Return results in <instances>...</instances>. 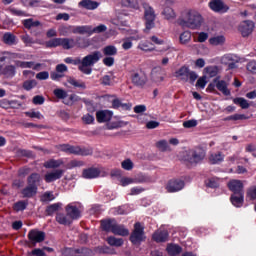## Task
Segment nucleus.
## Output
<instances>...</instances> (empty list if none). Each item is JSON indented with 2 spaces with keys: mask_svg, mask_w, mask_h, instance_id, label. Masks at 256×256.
<instances>
[{
  "mask_svg": "<svg viewBox=\"0 0 256 256\" xmlns=\"http://www.w3.org/2000/svg\"><path fill=\"white\" fill-rule=\"evenodd\" d=\"M103 59V54L101 51H94L88 55H86L84 58H75L73 60L72 65H78V69L81 71V73H84V75H91L93 73V67L96 63H99Z\"/></svg>",
  "mask_w": 256,
  "mask_h": 256,
  "instance_id": "obj_1",
  "label": "nucleus"
},
{
  "mask_svg": "<svg viewBox=\"0 0 256 256\" xmlns=\"http://www.w3.org/2000/svg\"><path fill=\"white\" fill-rule=\"evenodd\" d=\"M203 23V17L195 10H188L182 13L178 19V25L188 29H199Z\"/></svg>",
  "mask_w": 256,
  "mask_h": 256,
  "instance_id": "obj_2",
  "label": "nucleus"
},
{
  "mask_svg": "<svg viewBox=\"0 0 256 256\" xmlns=\"http://www.w3.org/2000/svg\"><path fill=\"white\" fill-rule=\"evenodd\" d=\"M142 6L144 9V33H149L151 29H155L157 15H155V10L148 3H143Z\"/></svg>",
  "mask_w": 256,
  "mask_h": 256,
  "instance_id": "obj_3",
  "label": "nucleus"
},
{
  "mask_svg": "<svg viewBox=\"0 0 256 256\" xmlns=\"http://www.w3.org/2000/svg\"><path fill=\"white\" fill-rule=\"evenodd\" d=\"M174 76L180 79V81H184V83H187V81H189V83H195L199 78L197 72L191 71L187 66H182L180 69L176 70Z\"/></svg>",
  "mask_w": 256,
  "mask_h": 256,
  "instance_id": "obj_4",
  "label": "nucleus"
},
{
  "mask_svg": "<svg viewBox=\"0 0 256 256\" xmlns=\"http://www.w3.org/2000/svg\"><path fill=\"white\" fill-rule=\"evenodd\" d=\"M131 83L135 87H145L147 85V74L141 69H132L129 71Z\"/></svg>",
  "mask_w": 256,
  "mask_h": 256,
  "instance_id": "obj_5",
  "label": "nucleus"
},
{
  "mask_svg": "<svg viewBox=\"0 0 256 256\" xmlns=\"http://www.w3.org/2000/svg\"><path fill=\"white\" fill-rule=\"evenodd\" d=\"M206 153L202 148L189 150L186 154V161L190 165H199L205 159Z\"/></svg>",
  "mask_w": 256,
  "mask_h": 256,
  "instance_id": "obj_6",
  "label": "nucleus"
},
{
  "mask_svg": "<svg viewBox=\"0 0 256 256\" xmlns=\"http://www.w3.org/2000/svg\"><path fill=\"white\" fill-rule=\"evenodd\" d=\"M130 241L133 245H140L141 242L145 241V231L141 223H135L134 230L130 235Z\"/></svg>",
  "mask_w": 256,
  "mask_h": 256,
  "instance_id": "obj_7",
  "label": "nucleus"
},
{
  "mask_svg": "<svg viewBox=\"0 0 256 256\" xmlns=\"http://www.w3.org/2000/svg\"><path fill=\"white\" fill-rule=\"evenodd\" d=\"M254 29L255 23L251 20L241 22L238 27V31L241 33L242 37H249Z\"/></svg>",
  "mask_w": 256,
  "mask_h": 256,
  "instance_id": "obj_8",
  "label": "nucleus"
},
{
  "mask_svg": "<svg viewBox=\"0 0 256 256\" xmlns=\"http://www.w3.org/2000/svg\"><path fill=\"white\" fill-rule=\"evenodd\" d=\"M28 239L30 243L37 245V243H43L45 241V232L37 229L30 230L28 233Z\"/></svg>",
  "mask_w": 256,
  "mask_h": 256,
  "instance_id": "obj_9",
  "label": "nucleus"
},
{
  "mask_svg": "<svg viewBox=\"0 0 256 256\" xmlns=\"http://www.w3.org/2000/svg\"><path fill=\"white\" fill-rule=\"evenodd\" d=\"M185 187V181L181 179H172L168 182L166 189L168 193H177V191H181Z\"/></svg>",
  "mask_w": 256,
  "mask_h": 256,
  "instance_id": "obj_10",
  "label": "nucleus"
},
{
  "mask_svg": "<svg viewBox=\"0 0 256 256\" xmlns=\"http://www.w3.org/2000/svg\"><path fill=\"white\" fill-rule=\"evenodd\" d=\"M209 7L215 13H225L229 10V8L227 7V5H225V2H223V0H211L209 2Z\"/></svg>",
  "mask_w": 256,
  "mask_h": 256,
  "instance_id": "obj_11",
  "label": "nucleus"
},
{
  "mask_svg": "<svg viewBox=\"0 0 256 256\" xmlns=\"http://www.w3.org/2000/svg\"><path fill=\"white\" fill-rule=\"evenodd\" d=\"M64 173L65 170L63 169H55L51 172H47L44 176V181H46V183H53V181L61 179Z\"/></svg>",
  "mask_w": 256,
  "mask_h": 256,
  "instance_id": "obj_12",
  "label": "nucleus"
},
{
  "mask_svg": "<svg viewBox=\"0 0 256 256\" xmlns=\"http://www.w3.org/2000/svg\"><path fill=\"white\" fill-rule=\"evenodd\" d=\"M214 83L216 89H218L220 93L224 94L226 97H229V95H231V90H229V84L225 80H219L218 78H215Z\"/></svg>",
  "mask_w": 256,
  "mask_h": 256,
  "instance_id": "obj_13",
  "label": "nucleus"
},
{
  "mask_svg": "<svg viewBox=\"0 0 256 256\" xmlns=\"http://www.w3.org/2000/svg\"><path fill=\"white\" fill-rule=\"evenodd\" d=\"M113 118V112L109 110H100L96 112L98 123H108Z\"/></svg>",
  "mask_w": 256,
  "mask_h": 256,
  "instance_id": "obj_14",
  "label": "nucleus"
},
{
  "mask_svg": "<svg viewBox=\"0 0 256 256\" xmlns=\"http://www.w3.org/2000/svg\"><path fill=\"white\" fill-rule=\"evenodd\" d=\"M152 239L156 243H165L166 241H169V232L167 230L159 229L153 234Z\"/></svg>",
  "mask_w": 256,
  "mask_h": 256,
  "instance_id": "obj_15",
  "label": "nucleus"
},
{
  "mask_svg": "<svg viewBox=\"0 0 256 256\" xmlns=\"http://www.w3.org/2000/svg\"><path fill=\"white\" fill-rule=\"evenodd\" d=\"M228 188L232 191L234 194H241L244 193L243 191V181L241 180H230L228 182Z\"/></svg>",
  "mask_w": 256,
  "mask_h": 256,
  "instance_id": "obj_16",
  "label": "nucleus"
},
{
  "mask_svg": "<svg viewBox=\"0 0 256 256\" xmlns=\"http://www.w3.org/2000/svg\"><path fill=\"white\" fill-rule=\"evenodd\" d=\"M99 175H101V170L98 168H88L82 172L84 179H96V177H99Z\"/></svg>",
  "mask_w": 256,
  "mask_h": 256,
  "instance_id": "obj_17",
  "label": "nucleus"
},
{
  "mask_svg": "<svg viewBox=\"0 0 256 256\" xmlns=\"http://www.w3.org/2000/svg\"><path fill=\"white\" fill-rule=\"evenodd\" d=\"M66 213L71 221H73V219H79V217H81V212L79 211V208L72 205H68L66 207Z\"/></svg>",
  "mask_w": 256,
  "mask_h": 256,
  "instance_id": "obj_18",
  "label": "nucleus"
},
{
  "mask_svg": "<svg viewBox=\"0 0 256 256\" xmlns=\"http://www.w3.org/2000/svg\"><path fill=\"white\" fill-rule=\"evenodd\" d=\"M112 233L114 235H120V237H127V235H129V229H126L125 226L117 224L116 222L112 228Z\"/></svg>",
  "mask_w": 256,
  "mask_h": 256,
  "instance_id": "obj_19",
  "label": "nucleus"
},
{
  "mask_svg": "<svg viewBox=\"0 0 256 256\" xmlns=\"http://www.w3.org/2000/svg\"><path fill=\"white\" fill-rule=\"evenodd\" d=\"M22 195L24 198L31 199V197H35L37 195V186H31L28 184L23 190Z\"/></svg>",
  "mask_w": 256,
  "mask_h": 256,
  "instance_id": "obj_20",
  "label": "nucleus"
},
{
  "mask_svg": "<svg viewBox=\"0 0 256 256\" xmlns=\"http://www.w3.org/2000/svg\"><path fill=\"white\" fill-rule=\"evenodd\" d=\"M74 35H91V26H73Z\"/></svg>",
  "mask_w": 256,
  "mask_h": 256,
  "instance_id": "obj_21",
  "label": "nucleus"
},
{
  "mask_svg": "<svg viewBox=\"0 0 256 256\" xmlns=\"http://www.w3.org/2000/svg\"><path fill=\"white\" fill-rule=\"evenodd\" d=\"M116 223L117 221L115 219L102 220L101 227L103 231H107V232L110 231L111 233H113V227L115 226Z\"/></svg>",
  "mask_w": 256,
  "mask_h": 256,
  "instance_id": "obj_22",
  "label": "nucleus"
},
{
  "mask_svg": "<svg viewBox=\"0 0 256 256\" xmlns=\"http://www.w3.org/2000/svg\"><path fill=\"white\" fill-rule=\"evenodd\" d=\"M56 221L59 225H71L73 223L69 215L63 213L56 214Z\"/></svg>",
  "mask_w": 256,
  "mask_h": 256,
  "instance_id": "obj_23",
  "label": "nucleus"
},
{
  "mask_svg": "<svg viewBox=\"0 0 256 256\" xmlns=\"http://www.w3.org/2000/svg\"><path fill=\"white\" fill-rule=\"evenodd\" d=\"M79 7H83L84 9L93 10L99 7V3L92 0H82L79 2Z\"/></svg>",
  "mask_w": 256,
  "mask_h": 256,
  "instance_id": "obj_24",
  "label": "nucleus"
},
{
  "mask_svg": "<svg viewBox=\"0 0 256 256\" xmlns=\"http://www.w3.org/2000/svg\"><path fill=\"white\" fill-rule=\"evenodd\" d=\"M245 193L233 194L231 196V203L234 207H242Z\"/></svg>",
  "mask_w": 256,
  "mask_h": 256,
  "instance_id": "obj_25",
  "label": "nucleus"
},
{
  "mask_svg": "<svg viewBox=\"0 0 256 256\" xmlns=\"http://www.w3.org/2000/svg\"><path fill=\"white\" fill-rule=\"evenodd\" d=\"M61 47L66 50L73 49L77 47V42L73 38H62Z\"/></svg>",
  "mask_w": 256,
  "mask_h": 256,
  "instance_id": "obj_26",
  "label": "nucleus"
},
{
  "mask_svg": "<svg viewBox=\"0 0 256 256\" xmlns=\"http://www.w3.org/2000/svg\"><path fill=\"white\" fill-rule=\"evenodd\" d=\"M166 251L169 255L175 256L179 255L183 251V248L177 244H168Z\"/></svg>",
  "mask_w": 256,
  "mask_h": 256,
  "instance_id": "obj_27",
  "label": "nucleus"
},
{
  "mask_svg": "<svg viewBox=\"0 0 256 256\" xmlns=\"http://www.w3.org/2000/svg\"><path fill=\"white\" fill-rule=\"evenodd\" d=\"M61 165H63V160L50 159L44 163L46 169H58Z\"/></svg>",
  "mask_w": 256,
  "mask_h": 256,
  "instance_id": "obj_28",
  "label": "nucleus"
},
{
  "mask_svg": "<svg viewBox=\"0 0 256 256\" xmlns=\"http://www.w3.org/2000/svg\"><path fill=\"white\" fill-rule=\"evenodd\" d=\"M41 181V175L38 173H33L27 178L28 185H31L32 187H37Z\"/></svg>",
  "mask_w": 256,
  "mask_h": 256,
  "instance_id": "obj_29",
  "label": "nucleus"
},
{
  "mask_svg": "<svg viewBox=\"0 0 256 256\" xmlns=\"http://www.w3.org/2000/svg\"><path fill=\"white\" fill-rule=\"evenodd\" d=\"M141 0H121L123 7H130L131 9H139Z\"/></svg>",
  "mask_w": 256,
  "mask_h": 256,
  "instance_id": "obj_30",
  "label": "nucleus"
},
{
  "mask_svg": "<svg viewBox=\"0 0 256 256\" xmlns=\"http://www.w3.org/2000/svg\"><path fill=\"white\" fill-rule=\"evenodd\" d=\"M107 243L111 247H122L124 241L122 238H115L114 236H110L107 238Z\"/></svg>",
  "mask_w": 256,
  "mask_h": 256,
  "instance_id": "obj_31",
  "label": "nucleus"
},
{
  "mask_svg": "<svg viewBox=\"0 0 256 256\" xmlns=\"http://www.w3.org/2000/svg\"><path fill=\"white\" fill-rule=\"evenodd\" d=\"M223 159H224V156L221 152L212 153L209 157V161L212 165H217V163H221Z\"/></svg>",
  "mask_w": 256,
  "mask_h": 256,
  "instance_id": "obj_32",
  "label": "nucleus"
},
{
  "mask_svg": "<svg viewBox=\"0 0 256 256\" xmlns=\"http://www.w3.org/2000/svg\"><path fill=\"white\" fill-rule=\"evenodd\" d=\"M233 103L235 105H239V107H241V109H249V107H250L249 102L243 97L234 98Z\"/></svg>",
  "mask_w": 256,
  "mask_h": 256,
  "instance_id": "obj_33",
  "label": "nucleus"
},
{
  "mask_svg": "<svg viewBox=\"0 0 256 256\" xmlns=\"http://www.w3.org/2000/svg\"><path fill=\"white\" fill-rule=\"evenodd\" d=\"M102 51L106 57H113L117 55V47L113 45H108L104 47Z\"/></svg>",
  "mask_w": 256,
  "mask_h": 256,
  "instance_id": "obj_34",
  "label": "nucleus"
},
{
  "mask_svg": "<svg viewBox=\"0 0 256 256\" xmlns=\"http://www.w3.org/2000/svg\"><path fill=\"white\" fill-rule=\"evenodd\" d=\"M74 256H93V250L89 248H78L74 250Z\"/></svg>",
  "mask_w": 256,
  "mask_h": 256,
  "instance_id": "obj_35",
  "label": "nucleus"
},
{
  "mask_svg": "<svg viewBox=\"0 0 256 256\" xmlns=\"http://www.w3.org/2000/svg\"><path fill=\"white\" fill-rule=\"evenodd\" d=\"M210 45H214L215 47L219 45H224L225 44V36H216L212 37L209 39Z\"/></svg>",
  "mask_w": 256,
  "mask_h": 256,
  "instance_id": "obj_36",
  "label": "nucleus"
},
{
  "mask_svg": "<svg viewBox=\"0 0 256 256\" xmlns=\"http://www.w3.org/2000/svg\"><path fill=\"white\" fill-rule=\"evenodd\" d=\"M27 205H29L28 201L21 200V201L14 203L13 209H14V211H17V212L25 211V209H27Z\"/></svg>",
  "mask_w": 256,
  "mask_h": 256,
  "instance_id": "obj_37",
  "label": "nucleus"
},
{
  "mask_svg": "<svg viewBox=\"0 0 256 256\" xmlns=\"http://www.w3.org/2000/svg\"><path fill=\"white\" fill-rule=\"evenodd\" d=\"M15 66L8 65L2 70V75H5L6 77H15Z\"/></svg>",
  "mask_w": 256,
  "mask_h": 256,
  "instance_id": "obj_38",
  "label": "nucleus"
},
{
  "mask_svg": "<svg viewBox=\"0 0 256 256\" xmlns=\"http://www.w3.org/2000/svg\"><path fill=\"white\" fill-rule=\"evenodd\" d=\"M23 25L25 29H32V27H39V25H41V22L33 21V18H29L23 21Z\"/></svg>",
  "mask_w": 256,
  "mask_h": 256,
  "instance_id": "obj_39",
  "label": "nucleus"
},
{
  "mask_svg": "<svg viewBox=\"0 0 256 256\" xmlns=\"http://www.w3.org/2000/svg\"><path fill=\"white\" fill-rule=\"evenodd\" d=\"M3 41L6 45H15L16 37L12 33H5Z\"/></svg>",
  "mask_w": 256,
  "mask_h": 256,
  "instance_id": "obj_40",
  "label": "nucleus"
},
{
  "mask_svg": "<svg viewBox=\"0 0 256 256\" xmlns=\"http://www.w3.org/2000/svg\"><path fill=\"white\" fill-rule=\"evenodd\" d=\"M179 41L182 45H187V43L191 41V32L184 31L182 34H180Z\"/></svg>",
  "mask_w": 256,
  "mask_h": 256,
  "instance_id": "obj_41",
  "label": "nucleus"
},
{
  "mask_svg": "<svg viewBox=\"0 0 256 256\" xmlns=\"http://www.w3.org/2000/svg\"><path fill=\"white\" fill-rule=\"evenodd\" d=\"M134 183H151V177H149L145 174H138L134 178Z\"/></svg>",
  "mask_w": 256,
  "mask_h": 256,
  "instance_id": "obj_42",
  "label": "nucleus"
},
{
  "mask_svg": "<svg viewBox=\"0 0 256 256\" xmlns=\"http://www.w3.org/2000/svg\"><path fill=\"white\" fill-rule=\"evenodd\" d=\"M58 209H61V204H59V203L51 204L46 208V214L51 216V215L57 213Z\"/></svg>",
  "mask_w": 256,
  "mask_h": 256,
  "instance_id": "obj_43",
  "label": "nucleus"
},
{
  "mask_svg": "<svg viewBox=\"0 0 256 256\" xmlns=\"http://www.w3.org/2000/svg\"><path fill=\"white\" fill-rule=\"evenodd\" d=\"M162 14L164 15L165 19H175V10L171 7L164 8Z\"/></svg>",
  "mask_w": 256,
  "mask_h": 256,
  "instance_id": "obj_44",
  "label": "nucleus"
},
{
  "mask_svg": "<svg viewBox=\"0 0 256 256\" xmlns=\"http://www.w3.org/2000/svg\"><path fill=\"white\" fill-rule=\"evenodd\" d=\"M53 93L55 95L56 98L58 99H67V91L61 89V88H56L53 90Z\"/></svg>",
  "mask_w": 256,
  "mask_h": 256,
  "instance_id": "obj_45",
  "label": "nucleus"
},
{
  "mask_svg": "<svg viewBox=\"0 0 256 256\" xmlns=\"http://www.w3.org/2000/svg\"><path fill=\"white\" fill-rule=\"evenodd\" d=\"M112 83L113 81L110 75H104L100 78V85H103V87H111Z\"/></svg>",
  "mask_w": 256,
  "mask_h": 256,
  "instance_id": "obj_46",
  "label": "nucleus"
},
{
  "mask_svg": "<svg viewBox=\"0 0 256 256\" xmlns=\"http://www.w3.org/2000/svg\"><path fill=\"white\" fill-rule=\"evenodd\" d=\"M62 38H53L50 41L46 42V47H61Z\"/></svg>",
  "mask_w": 256,
  "mask_h": 256,
  "instance_id": "obj_47",
  "label": "nucleus"
},
{
  "mask_svg": "<svg viewBox=\"0 0 256 256\" xmlns=\"http://www.w3.org/2000/svg\"><path fill=\"white\" fill-rule=\"evenodd\" d=\"M67 82L70 85H73V87H79L80 89H85V82H79L77 80H75V78L69 77Z\"/></svg>",
  "mask_w": 256,
  "mask_h": 256,
  "instance_id": "obj_48",
  "label": "nucleus"
},
{
  "mask_svg": "<svg viewBox=\"0 0 256 256\" xmlns=\"http://www.w3.org/2000/svg\"><path fill=\"white\" fill-rule=\"evenodd\" d=\"M34 87H37L36 80H27L23 83V89H25V91H31Z\"/></svg>",
  "mask_w": 256,
  "mask_h": 256,
  "instance_id": "obj_49",
  "label": "nucleus"
},
{
  "mask_svg": "<svg viewBox=\"0 0 256 256\" xmlns=\"http://www.w3.org/2000/svg\"><path fill=\"white\" fill-rule=\"evenodd\" d=\"M206 186L210 189H217L219 187V178H210L206 181Z\"/></svg>",
  "mask_w": 256,
  "mask_h": 256,
  "instance_id": "obj_50",
  "label": "nucleus"
},
{
  "mask_svg": "<svg viewBox=\"0 0 256 256\" xmlns=\"http://www.w3.org/2000/svg\"><path fill=\"white\" fill-rule=\"evenodd\" d=\"M75 167H83V161L71 160L66 164V169H75Z\"/></svg>",
  "mask_w": 256,
  "mask_h": 256,
  "instance_id": "obj_51",
  "label": "nucleus"
},
{
  "mask_svg": "<svg viewBox=\"0 0 256 256\" xmlns=\"http://www.w3.org/2000/svg\"><path fill=\"white\" fill-rule=\"evenodd\" d=\"M59 33L63 37H67V35L73 33V26H62L59 28Z\"/></svg>",
  "mask_w": 256,
  "mask_h": 256,
  "instance_id": "obj_52",
  "label": "nucleus"
},
{
  "mask_svg": "<svg viewBox=\"0 0 256 256\" xmlns=\"http://www.w3.org/2000/svg\"><path fill=\"white\" fill-rule=\"evenodd\" d=\"M151 43L148 42H142L138 45V49L141 51L149 52V51H155V48L151 47Z\"/></svg>",
  "mask_w": 256,
  "mask_h": 256,
  "instance_id": "obj_53",
  "label": "nucleus"
},
{
  "mask_svg": "<svg viewBox=\"0 0 256 256\" xmlns=\"http://www.w3.org/2000/svg\"><path fill=\"white\" fill-rule=\"evenodd\" d=\"M229 61H233V57L231 55H226L222 58V63L228 65L229 69H235V63Z\"/></svg>",
  "mask_w": 256,
  "mask_h": 256,
  "instance_id": "obj_54",
  "label": "nucleus"
},
{
  "mask_svg": "<svg viewBox=\"0 0 256 256\" xmlns=\"http://www.w3.org/2000/svg\"><path fill=\"white\" fill-rule=\"evenodd\" d=\"M156 147H158L160 151H169V143L167 142V140L158 141L156 143Z\"/></svg>",
  "mask_w": 256,
  "mask_h": 256,
  "instance_id": "obj_55",
  "label": "nucleus"
},
{
  "mask_svg": "<svg viewBox=\"0 0 256 256\" xmlns=\"http://www.w3.org/2000/svg\"><path fill=\"white\" fill-rule=\"evenodd\" d=\"M121 167L122 169H125V171H131V169L134 167L133 161H131V159L124 160L121 163Z\"/></svg>",
  "mask_w": 256,
  "mask_h": 256,
  "instance_id": "obj_56",
  "label": "nucleus"
},
{
  "mask_svg": "<svg viewBox=\"0 0 256 256\" xmlns=\"http://www.w3.org/2000/svg\"><path fill=\"white\" fill-rule=\"evenodd\" d=\"M76 45L80 49H85V48L89 47V42L81 37H78V38H76Z\"/></svg>",
  "mask_w": 256,
  "mask_h": 256,
  "instance_id": "obj_57",
  "label": "nucleus"
},
{
  "mask_svg": "<svg viewBox=\"0 0 256 256\" xmlns=\"http://www.w3.org/2000/svg\"><path fill=\"white\" fill-rule=\"evenodd\" d=\"M26 117H30L31 119H43V115L41 112L37 111H29L25 112Z\"/></svg>",
  "mask_w": 256,
  "mask_h": 256,
  "instance_id": "obj_58",
  "label": "nucleus"
},
{
  "mask_svg": "<svg viewBox=\"0 0 256 256\" xmlns=\"http://www.w3.org/2000/svg\"><path fill=\"white\" fill-rule=\"evenodd\" d=\"M205 71L209 77H216L218 73V69L216 66H209L205 68Z\"/></svg>",
  "mask_w": 256,
  "mask_h": 256,
  "instance_id": "obj_59",
  "label": "nucleus"
},
{
  "mask_svg": "<svg viewBox=\"0 0 256 256\" xmlns=\"http://www.w3.org/2000/svg\"><path fill=\"white\" fill-rule=\"evenodd\" d=\"M82 121H83V123H85V125H91L92 123L95 122V117L91 114H85L82 117Z\"/></svg>",
  "mask_w": 256,
  "mask_h": 256,
  "instance_id": "obj_60",
  "label": "nucleus"
},
{
  "mask_svg": "<svg viewBox=\"0 0 256 256\" xmlns=\"http://www.w3.org/2000/svg\"><path fill=\"white\" fill-rule=\"evenodd\" d=\"M247 197L250 199V201L256 200V186L251 187L247 190Z\"/></svg>",
  "mask_w": 256,
  "mask_h": 256,
  "instance_id": "obj_61",
  "label": "nucleus"
},
{
  "mask_svg": "<svg viewBox=\"0 0 256 256\" xmlns=\"http://www.w3.org/2000/svg\"><path fill=\"white\" fill-rule=\"evenodd\" d=\"M53 199H55V195H53V192H45L42 196H41V201L43 202H47V201H53Z\"/></svg>",
  "mask_w": 256,
  "mask_h": 256,
  "instance_id": "obj_62",
  "label": "nucleus"
},
{
  "mask_svg": "<svg viewBox=\"0 0 256 256\" xmlns=\"http://www.w3.org/2000/svg\"><path fill=\"white\" fill-rule=\"evenodd\" d=\"M105 31H107V26H105L104 24H100L99 26L91 28V34L92 33H105Z\"/></svg>",
  "mask_w": 256,
  "mask_h": 256,
  "instance_id": "obj_63",
  "label": "nucleus"
},
{
  "mask_svg": "<svg viewBox=\"0 0 256 256\" xmlns=\"http://www.w3.org/2000/svg\"><path fill=\"white\" fill-rule=\"evenodd\" d=\"M247 71H249L250 73L256 74V61L255 60H251L247 64Z\"/></svg>",
  "mask_w": 256,
  "mask_h": 256,
  "instance_id": "obj_64",
  "label": "nucleus"
}]
</instances>
